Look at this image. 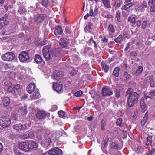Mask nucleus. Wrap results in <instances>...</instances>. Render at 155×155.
Masks as SVG:
<instances>
[{
    "label": "nucleus",
    "mask_w": 155,
    "mask_h": 155,
    "mask_svg": "<svg viewBox=\"0 0 155 155\" xmlns=\"http://www.w3.org/2000/svg\"><path fill=\"white\" fill-rule=\"evenodd\" d=\"M120 89L118 87H117L116 91L115 96L116 97L117 99H118L120 96Z\"/></svg>",
    "instance_id": "nucleus-50"
},
{
    "label": "nucleus",
    "mask_w": 155,
    "mask_h": 155,
    "mask_svg": "<svg viewBox=\"0 0 155 155\" xmlns=\"http://www.w3.org/2000/svg\"><path fill=\"white\" fill-rule=\"evenodd\" d=\"M134 5V2L127 3L122 7V9L123 10H127L133 6Z\"/></svg>",
    "instance_id": "nucleus-25"
},
{
    "label": "nucleus",
    "mask_w": 155,
    "mask_h": 155,
    "mask_svg": "<svg viewBox=\"0 0 155 155\" xmlns=\"http://www.w3.org/2000/svg\"><path fill=\"white\" fill-rule=\"evenodd\" d=\"M120 68L118 67L115 68L113 71V74L116 77H118L119 75Z\"/></svg>",
    "instance_id": "nucleus-31"
},
{
    "label": "nucleus",
    "mask_w": 155,
    "mask_h": 155,
    "mask_svg": "<svg viewBox=\"0 0 155 155\" xmlns=\"http://www.w3.org/2000/svg\"><path fill=\"white\" fill-rule=\"evenodd\" d=\"M11 123L10 119L8 117H5L0 119V125L3 128L8 127Z\"/></svg>",
    "instance_id": "nucleus-6"
},
{
    "label": "nucleus",
    "mask_w": 155,
    "mask_h": 155,
    "mask_svg": "<svg viewBox=\"0 0 155 155\" xmlns=\"http://www.w3.org/2000/svg\"><path fill=\"white\" fill-rule=\"evenodd\" d=\"M62 72L58 71H55L53 73L52 78L58 81L62 77Z\"/></svg>",
    "instance_id": "nucleus-13"
},
{
    "label": "nucleus",
    "mask_w": 155,
    "mask_h": 155,
    "mask_svg": "<svg viewBox=\"0 0 155 155\" xmlns=\"http://www.w3.org/2000/svg\"><path fill=\"white\" fill-rule=\"evenodd\" d=\"M89 41L91 45H92V44H94V47L96 48H97L98 43L95 41L93 39L92 36L91 37V38L89 39Z\"/></svg>",
    "instance_id": "nucleus-32"
},
{
    "label": "nucleus",
    "mask_w": 155,
    "mask_h": 155,
    "mask_svg": "<svg viewBox=\"0 0 155 155\" xmlns=\"http://www.w3.org/2000/svg\"><path fill=\"white\" fill-rule=\"evenodd\" d=\"M83 93V92L81 90H79L75 93L74 94V95L75 96L77 97H80L82 95Z\"/></svg>",
    "instance_id": "nucleus-45"
},
{
    "label": "nucleus",
    "mask_w": 155,
    "mask_h": 155,
    "mask_svg": "<svg viewBox=\"0 0 155 155\" xmlns=\"http://www.w3.org/2000/svg\"><path fill=\"white\" fill-rule=\"evenodd\" d=\"M148 21H144L143 22L142 24V27L143 29H145L147 26Z\"/></svg>",
    "instance_id": "nucleus-49"
},
{
    "label": "nucleus",
    "mask_w": 155,
    "mask_h": 155,
    "mask_svg": "<svg viewBox=\"0 0 155 155\" xmlns=\"http://www.w3.org/2000/svg\"><path fill=\"white\" fill-rule=\"evenodd\" d=\"M59 45L62 48H66L69 46L68 40L65 38L62 37L59 40L58 42Z\"/></svg>",
    "instance_id": "nucleus-8"
},
{
    "label": "nucleus",
    "mask_w": 155,
    "mask_h": 155,
    "mask_svg": "<svg viewBox=\"0 0 155 155\" xmlns=\"http://www.w3.org/2000/svg\"><path fill=\"white\" fill-rule=\"evenodd\" d=\"M149 94L151 96H155V89L151 90L149 93Z\"/></svg>",
    "instance_id": "nucleus-57"
},
{
    "label": "nucleus",
    "mask_w": 155,
    "mask_h": 155,
    "mask_svg": "<svg viewBox=\"0 0 155 155\" xmlns=\"http://www.w3.org/2000/svg\"><path fill=\"white\" fill-rule=\"evenodd\" d=\"M148 117V114L147 112L145 114V115L143 117V119L141 122V124L142 126L144 125L145 123L147 122V120Z\"/></svg>",
    "instance_id": "nucleus-28"
},
{
    "label": "nucleus",
    "mask_w": 155,
    "mask_h": 155,
    "mask_svg": "<svg viewBox=\"0 0 155 155\" xmlns=\"http://www.w3.org/2000/svg\"><path fill=\"white\" fill-rule=\"evenodd\" d=\"M127 94V103L130 107H132L138 101L139 95L137 92H133L131 88H129L126 91Z\"/></svg>",
    "instance_id": "nucleus-1"
},
{
    "label": "nucleus",
    "mask_w": 155,
    "mask_h": 155,
    "mask_svg": "<svg viewBox=\"0 0 155 155\" xmlns=\"http://www.w3.org/2000/svg\"><path fill=\"white\" fill-rule=\"evenodd\" d=\"M63 52L61 48H58L55 51V52L53 50H50L48 52L43 53L45 58L47 61L51 60H55L56 57H59L63 54Z\"/></svg>",
    "instance_id": "nucleus-2"
},
{
    "label": "nucleus",
    "mask_w": 155,
    "mask_h": 155,
    "mask_svg": "<svg viewBox=\"0 0 155 155\" xmlns=\"http://www.w3.org/2000/svg\"><path fill=\"white\" fill-rule=\"evenodd\" d=\"M28 138H32L33 137V133L32 132H30L27 133Z\"/></svg>",
    "instance_id": "nucleus-62"
},
{
    "label": "nucleus",
    "mask_w": 155,
    "mask_h": 155,
    "mask_svg": "<svg viewBox=\"0 0 155 155\" xmlns=\"http://www.w3.org/2000/svg\"><path fill=\"white\" fill-rule=\"evenodd\" d=\"M7 18L8 15L5 14L3 17L0 19V29L8 25V21L7 20Z\"/></svg>",
    "instance_id": "nucleus-10"
},
{
    "label": "nucleus",
    "mask_w": 155,
    "mask_h": 155,
    "mask_svg": "<svg viewBox=\"0 0 155 155\" xmlns=\"http://www.w3.org/2000/svg\"><path fill=\"white\" fill-rule=\"evenodd\" d=\"M136 26L137 28H139L141 25V22L140 20H138L136 22Z\"/></svg>",
    "instance_id": "nucleus-63"
},
{
    "label": "nucleus",
    "mask_w": 155,
    "mask_h": 155,
    "mask_svg": "<svg viewBox=\"0 0 155 155\" xmlns=\"http://www.w3.org/2000/svg\"><path fill=\"white\" fill-rule=\"evenodd\" d=\"M2 60L6 61H10L14 60L15 58L14 53L12 52H7L1 56Z\"/></svg>",
    "instance_id": "nucleus-5"
},
{
    "label": "nucleus",
    "mask_w": 155,
    "mask_h": 155,
    "mask_svg": "<svg viewBox=\"0 0 155 155\" xmlns=\"http://www.w3.org/2000/svg\"><path fill=\"white\" fill-rule=\"evenodd\" d=\"M2 102L4 106H7L9 104L10 100L8 97H5L3 99Z\"/></svg>",
    "instance_id": "nucleus-27"
},
{
    "label": "nucleus",
    "mask_w": 155,
    "mask_h": 155,
    "mask_svg": "<svg viewBox=\"0 0 155 155\" xmlns=\"http://www.w3.org/2000/svg\"><path fill=\"white\" fill-rule=\"evenodd\" d=\"M143 70V68L141 66H138L137 69H136L134 73V74L136 76H138L141 75Z\"/></svg>",
    "instance_id": "nucleus-24"
},
{
    "label": "nucleus",
    "mask_w": 155,
    "mask_h": 155,
    "mask_svg": "<svg viewBox=\"0 0 155 155\" xmlns=\"http://www.w3.org/2000/svg\"><path fill=\"white\" fill-rule=\"evenodd\" d=\"M136 18L135 17H131V16L129 17L128 19V21H130L133 25H134L136 23Z\"/></svg>",
    "instance_id": "nucleus-39"
},
{
    "label": "nucleus",
    "mask_w": 155,
    "mask_h": 155,
    "mask_svg": "<svg viewBox=\"0 0 155 155\" xmlns=\"http://www.w3.org/2000/svg\"><path fill=\"white\" fill-rule=\"evenodd\" d=\"M133 150L137 152L138 153H142L144 150V148L142 146H132Z\"/></svg>",
    "instance_id": "nucleus-21"
},
{
    "label": "nucleus",
    "mask_w": 155,
    "mask_h": 155,
    "mask_svg": "<svg viewBox=\"0 0 155 155\" xmlns=\"http://www.w3.org/2000/svg\"><path fill=\"white\" fill-rule=\"evenodd\" d=\"M148 4L150 5L155 4V0H149L148 2Z\"/></svg>",
    "instance_id": "nucleus-64"
},
{
    "label": "nucleus",
    "mask_w": 155,
    "mask_h": 155,
    "mask_svg": "<svg viewBox=\"0 0 155 155\" xmlns=\"http://www.w3.org/2000/svg\"><path fill=\"white\" fill-rule=\"evenodd\" d=\"M4 7L6 10H7L11 8L10 5L8 4L7 3L4 5Z\"/></svg>",
    "instance_id": "nucleus-61"
},
{
    "label": "nucleus",
    "mask_w": 155,
    "mask_h": 155,
    "mask_svg": "<svg viewBox=\"0 0 155 155\" xmlns=\"http://www.w3.org/2000/svg\"><path fill=\"white\" fill-rule=\"evenodd\" d=\"M94 27L93 24L91 22L87 23L86 26L84 28V30L86 32H91L90 30H92Z\"/></svg>",
    "instance_id": "nucleus-19"
},
{
    "label": "nucleus",
    "mask_w": 155,
    "mask_h": 155,
    "mask_svg": "<svg viewBox=\"0 0 155 155\" xmlns=\"http://www.w3.org/2000/svg\"><path fill=\"white\" fill-rule=\"evenodd\" d=\"M113 94L112 90L108 87L105 86L102 89V95L104 97L109 96Z\"/></svg>",
    "instance_id": "nucleus-9"
},
{
    "label": "nucleus",
    "mask_w": 155,
    "mask_h": 155,
    "mask_svg": "<svg viewBox=\"0 0 155 155\" xmlns=\"http://www.w3.org/2000/svg\"><path fill=\"white\" fill-rule=\"evenodd\" d=\"M28 51H23L19 55V60L21 62H28L30 59L28 54Z\"/></svg>",
    "instance_id": "nucleus-4"
},
{
    "label": "nucleus",
    "mask_w": 155,
    "mask_h": 155,
    "mask_svg": "<svg viewBox=\"0 0 155 155\" xmlns=\"http://www.w3.org/2000/svg\"><path fill=\"white\" fill-rule=\"evenodd\" d=\"M122 121L123 120L121 118H119L117 119L116 122L117 125L119 126L120 127H121Z\"/></svg>",
    "instance_id": "nucleus-47"
},
{
    "label": "nucleus",
    "mask_w": 155,
    "mask_h": 155,
    "mask_svg": "<svg viewBox=\"0 0 155 155\" xmlns=\"http://www.w3.org/2000/svg\"><path fill=\"white\" fill-rule=\"evenodd\" d=\"M34 146H18V148L22 150L25 152L30 151L34 148Z\"/></svg>",
    "instance_id": "nucleus-16"
},
{
    "label": "nucleus",
    "mask_w": 155,
    "mask_h": 155,
    "mask_svg": "<svg viewBox=\"0 0 155 155\" xmlns=\"http://www.w3.org/2000/svg\"><path fill=\"white\" fill-rule=\"evenodd\" d=\"M27 108V106L26 104H25L23 107H20V109L22 111V113L23 114L25 115L27 114L28 112Z\"/></svg>",
    "instance_id": "nucleus-30"
},
{
    "label": "nucleus",
    "mask_w": 155,
    "mask_h": 155,
    "mask_svg": "<svg viewBox=\"0 0 155 155\" xmlns=\"http://www.w3.org/2000/svg\"><path fill=\"white\" fill-rule=\"evenodd\" d=\"M59 116L61 117H64L65 116V114L64 112L63 111H60L58 112Z\"/></svg>",
    "instance_id": "nucleus-51"
},
{
    "label": "nucleus",
    "mask_w": 155,
    "mask_h": 155,
    "mask_svg": "<svg viewBox=\"0 0 155 155\" xmlns=\"http://www.w3.org/2000/svg\"><path fill=\"white\" fill-rule=\"evenodd\" d=\"M150 85L152 87H155V84H154V82L153 79L151 78L150 79Z\"/></svg>",
    "instance_id": "nucleus-53"
},
{
    "label": "nucleus",
    "mask_w": 155,
    "mask_h": 155,
    "mask_svg": "<svg viewBox=\"0 0 155 155\" xmlns=\"http://www.w3.org/2000/svg\"><path fill=\"white\" fill-rule=\"evenodd\" d=\"M18 12L21 14H23L27 12L26 9L23 7H20L18 11Z\"/></svg>",
    "instance_id": "nucleus-36"
},
{
    "label": "nucleus",
    "mask_w": 155,
    "mask_h": 155,
    "mask_svg": "<svg viewBox=\"0 0 155 155\" xmlns=\"http://www.w3.org/2000/svg\"><path fill=\"white\" fill-rule=\"evenodd\" d=\"M102 66L103 68L104 71V72L105 73L107 72L109 69V66L107 65V64L105 63H102Z\"/></svg>",
    "instance_id": "nucleus-38"
},
{
    "label": "nucleus",
    "mask_w": 155,
    "mask_h": 155,
    "mask_svg": "<svg viewBox=\"0 0 155 155\" xmlns=\"http://www.w3.org/2000/svg\"><path fill=\"white\" fill-rule=\"evenodd\" d=\"M101 129L102 130H105V127L106 126L105 121L104 120H102L101 122Z\"/></svg>",
    "instance_id": "nucleus-37"
},
{
    "label": "nucleus",
    "mask_w": 155,
    "mask_h": 155,
    "mask_svg": "<svg viewBox=\"0 0 155 155\" xmlns=\"http://www.w3.org/2000/svg\"><path fill=\"white\" fill-rule=\"evenodd\" d=\"M102 1L104 5L106 7L108 8H111V7L110 5L109 0H103Z\"/></svg>",
    "instance_id": "nucleus-34"
},
{
    "label": "nucleus",
    "mask_w": 155,
    "mask_h": 155,
    "mask_svg": "<svg viewBox=\"0 0 155 155\" xmlns=\"http://www.w3.org/2000/svg\"><path fill=\"white\" fill-rule=\"evenodd\" d=\"M141 109L142 112H144L147 110V107L146 105H143V106H141Z\"/></svg>",
    "instance_id": "nucleus-59"
},
{
    "label": "nucleus",
    "mask_w": 155,
    "mask_h": 155,
    "mask_svg": "<svg viewBox=\"0 0 155 155\" xmlns=\"http://www.w3.org/2000/svg\"><path fill=\"white\" fill-rule=\"evenodd\" d=\"M114 41L116 43H121L123 41L122 35H119L117 38L115 39Z\"/></svg>",
    "instance_id": "nucleus-35"
},
{
    "label": "nucleus",
    "mask_w": 155,
    "mask_h": 155,
    "mask_svg": "<svg viewBox=\"0 0 155 155\" xmlns=\"http://www.w3.org/2000/svg\"><path fill=\"white\" fill-rule=\"evenodd\" d=\"M108 147H109V153H113L114 150H120L122 148V146H108Z\"/></svg>",
    "instance_id": "nucleus-22"
},
{
    "label": "nucleus",
    "mask_w": 155,
    "mask_h": 155,
    "mask_svg": "<svg viewBox=\"0 0 155 155\" xmlns=\"http://www.w3.org/2000/svg\"><path fill=\"white\" fill-rule=\"evenodd\" d=\"M37 89H36V85L34 83H30L27 87V90L28 92L31 94L33 91H34Z\"/></svg>",
    "instance_id": "nucleus-14"
},
{
    "label": "nucleus",
    "mask_w": 155,
    "mask_h": 155,
    "mask_svg": "<svg viewBox=\"0 0 155 155\" xmlns=\"http://www.w3.org/2000/svg\"><path fill=\"white\" fill-rule=\"evenodd\" d=\"M54 33L56 35L58 33L59 35H61L63 33V29L61 27L59 26H57L55 27Z\"/></svg>",
    "instance_id": "nucleus-20"
},
{
    "label": "nucleus",
    "mask_w": 155,
    "mask_h": 155,
    "mask_svg": "<svg viewBox=\"0 0 155 155\" xmlns=\"http://www.w3.org/2000/svg\"><path fill=\"white\" fill-rule=\"evenodd\" d=\"M51 143V140L50 138H48L46 140L45 145H49Z\"/></svg>",
    "instance_id": "nucleus-54"
},
{
    "label": "nucleus",
    "mask_w": 155,
    "mask_h": 155,
    "mask_svg": "<svg viewBox=\"0 0 155 155\" xmlns=\"http://www.w3.org/2000/svg\"><path fill=\"white\" fill-rule=\"evenodd\" d=\"M101 148L104 153L107 154L109 153V147L108 146H102Z\"/></svg>",
    "instance_id": "nucleus-33"
},
{
    "label": "nucleus",
    "mask_w": 155,
    "mask_h": 155,
    "mask_svg": "<svg viewBox=\"0 0 155 155\" xmlns=\"http://www.w3.org/2000/svg\"><path fill=\"white\" fill-rule=\"evenodd\" d=\"M65 31H66V34H71L72 32V31L71 30V28L68 27H66L65 28Z\"/></svg>",
    "instance_id": "nucleus-52"
},
{
    "label": "nucleus",
    "mask_w": 155,
    "mask_h": 155,
    "mask_svg": "<svg viewBox=\"0 0 155 155\" xmlns=\"http://www.w3.org/2000/svg\"><path fill=\"white\" fill-rule=\"evenodd\" d=\"M131 77V75L129 74L127 72L125 71L124 72V79L125 81H127L130 79Z\"/></svg>",
    "instance_id": "nucleus-29"
},
{
    "label": "nucleus",
    "mask_w": 155,
    "mask_h": 155,
    "mask_svg": "<svg viewBox=\"0 0 155 155\" xmlns=\"http://www.w3.org/2000/svg\"><path fill=\"white\" fill-rule=\"evenodd\" d=\"M152 139L151 137H148L147 138V141L146 145H151L152 143Z\"/></svg>",
    "instance_id": "nucleus-44"
},
{
    "label": "nucleus",
    "mask_w": 155,
    "mask_h": 155,
    "mask_svg": "<svg viewBox=\"0 0 155 155\" xmlns=\"http://www.w3.org/2000/svg\"><path fill=\"white\" fill-rule=\"evenodd\" d=\"M50 47V45H46L44 46L43 47V48L42 49V52H48L50 51V50H49V48Z\"/></svg>",
    "instance_id": "nucleus-43"
},
{
    "label": "nucleus",
    "mask_w": 155,
    "mask_h": 155,
    "mask_svg": "<svg viewBox=\"0 0 155 155\" xmlns=\"http://www.w3.org/2000/svg\"><path fill=\"white\" fill-rule=\"evenodd\" d=\"M147 7V3L145 1H143L140 4V5L138 7V10H140L141 12H144Z\"/></svg>",
    "instance_id": "nucleus-17"
},
{
    "label": "nucleus",
    "mask_w": 155,
    "mask_h": 155,
    "mask_svg": "<svg viewBox=\"0 0 155 155\" xmlns=\"http://www.w3.org/2000/svg\"><path fill=\"white\" fill-rule=\"evenodd\" d=\"M62 153V150L57 147L51 149L48 151V154L50 155H61Z\"/></svg>",
    "instance_id": "nucleus-11"
},
{
    "label": "nucleus",
    "mask_w": 155,
    "mask_h": 155,
    "mask_svg": "<svg viewBox=\"0 0 155 155\" xmlns=\"http://www.w3.org/2000/svg\"><path fill=\"white\" fill-rule=\"evenodd\" d=\"M34 60L37 64L41 63L43 61L42 57L39 54H36L35 55Z\"/></svg>",
    "instance_id": "nucleus-26"
},
{
    "label": "nucleus",
    "mask_w": 155,
    "mask_h": 155,
    "mask_svg": "<svg viewBox=\"0 0 155 155\" xmlns=\"http://www.w3.org/2000/svg\"><path fill=\"white\" fill-rule=\"evenodd\" d=\"M150 6V11L151 12H155V4L153 5H151Z\"/></svg>",
    "instance_id": "nucleus-55"
},
{
    "label": "nucleus",
    "mask_w": 155,
    "mask_h": 155,
    "mask_svg": "<svg viewBox=\"0 0 155 155\" xmlns=\"http://www.w3.org/2000/svg\"><path fill=\"white\" fill-rule=\"evenodd\" d=\"M108 31L110 38H112L113 37V34L115 32V30L114 26L112 24L109 25L108 28Z\"/></svg>",
    "instance_id": "nucleus-15"
},
{
    "label": "nucleus",
    "mask_w": 155,
    "mask_h": 155,
    "mask_svg": "<svg viewBox=\"0 0 155 155\" xmlns=\"http://www.w3.org/2000/svg\"><path fill=\"white\" fill-rule=\"evenodd\" d=\"M122 3V1L121 0H116L114 5L119 7L121 5Z\"/></svg>",
    "instance_id": "nucleus-46"
},
{
    "label": "nucleus",
    "mask_w": 155,
    "mask_h": 155,
    "mask_svg": "<svg viewBox=\"0 0 155 155\" xmlns=\"http://www.w3.org/2000/svg\"><path fill=\"white\" fill-rule=\"evenodd\" d=\"M7 91L10 92L12 93L13 94L15 95V94L14 92L13 88L11 86H9L8 87L7 89Z\"/></svg>",
    "instance_id": "nucleus-56"
},
{
    "label": "nucleus",
    "mask_w": 155,
    "mask_h": 155,
    "mask_svg": "<svg viewBox=\"0 0 155 155\" xmlns=\"http://www.w3.org/2000/svg\"><path fill=\"white\" fill-rule=\"evenodd\" d=\"M34 21L37 23L42 22L47 17L46 14H39L35 12H33Z\"/></svg>",
    "instance_id": "nucleus-3"
},
{
    "label": "nucleus",
    "mask_w": 155,
    "mask_h": 155,
    "mask_svg": "<svg viewBox=\"0 0 155 155\" xmlns=\"http://www.w3.org/2000/svg\"><path fill=\"white\" fill-rule=\"evenodd\" d=\"M140 106H143V105H146V104L145 103L144 101V99L143 98H142L140 100Z\"/></svg>",
    "instance_id": "nucleus-60"
},
{
    "label": "nucleus",
    "mask_w": 155,
    "mask_h": 155,
    "mask_svg": "<svg viewBox=\"0 0 155 155\" xmlns=\"http://www.w3.org/2000/svg\"><path fill=\"white\" fill-rule=\"evenodd\" d=\"M116 16L118 22L120 21L121 12L119 11L116 12Z\"/></svg>",
    "instance_id": "nucleus-40"
},
{
    "label": "nucleus",
    "mask_w": 155,
    "mask_h": 155,
    "mask_svg": "<svg viewBox=\"0 0 155 155\" xmlns=\"http://www.w3.org/2000/svg\"><path fill=\"white\" fill-rule=\"evenodd\" d=\"M36 116L39 119H42L46 117V114L44 111H39L38 112Z\"/></svg>",
    "instance_id": "nucleus-18"
},
{
    "label": "nucleus",
    "mask_w": 155,
    "mask_h": 155,
    "mask_svg": "<svg viewBox=\"0 0 155 155\" xmlns=\"http://www.w3.org/2000/svg\"><path fill=\"white\" fill-rule=\"evenodd\" d=\"M78 69L77 68L73 69L72 71H70V74L71 75L74 76L78 72Z\"/></svg>",
    "instance_id": "nucleus-48"
},
{
    "label": "nucleus",
    "mask_w": 155,
    "mask_h": 155,
    "mask_svg": "<svg viewBox=\"0 0 155 155\" xmlns=\"http://www.w3.org/2000/svg\"><path fill=\"white\" fill-rule=\"evenodd\" d=\"M29 127V123L28 122L24 124L23 125L21 124H15L13 126V127L16 130L20 131L23 130L28 129Z\"/></svg>",
    "instance_id": "nucleus-7"
},
{
    "label": "nucleus",
    "mask_w": 155,
    "mask_h": 155,
    "mask_svg": "<svg viewBox=\"0 0 155 155\" xmlns=\"http://www.w3.org/2000/svg\"><path fill=\"white\" fill-rule=\"evenodd\" d=\"M33 94L31 99L33 100L37 99L39 98L40 94L39 90L36 89L33 91Z\"/></svg>",
    "instance_id": "nucleus-23"
},
{
    "label": "nucleus",
    "mask_w": 155,
    "mask_h": 155,
    "mask_svg": "<svg viewBox=\"0 0 155 155\" xmlns=\"http://www.w3.org/2000/svg\"><path fill=\"white\" fill-rule=\"evenodd\" d=\"M89 15L91 16L92 17H95V16L94 15V13L93 11V10L92 9V7H91L90 8V12H89Z\"/></svg>",
    "instance_id": "nucleus-58"
},
{
    "label": "nucleus",
    "mask_w": 155,
    "mask_h": 155,
    "mask_svg": "<svg viewBox=\"0 0 155 155\" xmlns=\"http://www.w3.org/2000/svg\"><path fill=\"white\" fill-rule=\"evenodd\" d=\"M49 2L48 0H42L41 1L42 5L45 8L48 7Z\"/></svg>",
    "instance_id": "nucleus-42"
},
{
    "label": "nucleus",
    "mask_w": 155,
    "mask_h": 155,
    "mask_svg": "<svg viewBox=\"0 0 155 155\" xmlns=\"http://www.w3.org/2000/svg\"><path fill=\"white\" fill-rule=\"evenodd\" d=\"M53 87L54 90L58 92L61 93L63 91V86L61 83H53Z\"/></svg>",
    "instance_id": "nucleus-12"
},
{
    "label": "nucleus",
    "mask_w": 155,
    "mask_h": 155,
    "mask_svg": "<svg viewBox=\"0 0 155 155\" xmlns=\"http://www.w3.org/2000/svg\"><path fill=\"white\" fill-rule=\"evenodd\" d=\"M20 86L19 84H17L13 88L14 90V93L15 94L16 92L18 93V90H19L20 88Z\"/></svg>",
    "instance_id": "nucleus-41"
}]
</instances>
